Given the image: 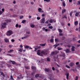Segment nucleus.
<instances>
[{"label":"nucleus","mask_w":80,"mask_h":80,"mask_svg":"<svg viewBox=\"0 0 80 80\" xmlns=\"http://www.w3.org/2000/svg\"><path fill=\"white\" fill-rule=\"evenodd\" d=\"M47 53H48V51L47 50L43 51L41 52L40 50H38L37 52V54L38 55H41V56H42V55H41V53H42L44 55H47Z\"/></svg>","instance_id":"obj_1"},{"label":"nucleus","mask_w":80,"mask_h":80,"mask_svg":"<svg viewBox=\"0 0 80 80\" xmlns=\"http://www.w3.org/2000/svg\"><path fill=\"white\" fill-rule=\"evenodd\" d=\"M7 33L6 34L7 36H10L13 34V31L12 30H9L7 32Z\"/></svg>","instance_id":"obj_2"},{"label":"nucleus","mask_w":80,"mask_h":80,"mask_svg":"<svg viewBox=\"0 0 80 80\" xmlns=\"http://www.w3.org/2000/svg\"><path fill=\"white\" fill-rule=\"evenodd\" d=\"M48 78L50 80H55L53 76L51 74H49L48 75Z\"/></svg>","instance_id":"obj_3"},{"label":"nucleus","mask_w":80,"mask_h":80,"mask_svg":"<svg viewBox=\"0 0 80 80\" xmlns=\"http://www.w3.org/2000/svg\"><path fill=\"white\" fill-rule=\"evenodd\" d=\"M6 25H7V23H6V22H4L2 24V25L1 29H4V28H6Z\"/></svg>","instance_id":"obj_4"},{"label":"nucleus","mask_w":80,"mask_h":80,"mask_svg":"<svg viewBox=\"0 0 80 80\" xmlns=\"http://www.w3.org/2000/svg\"><path fill=\"white\" fill-rule=\"evenodd\" d=\"M58 53V52L55 51L54 52H53L51 53V55L52 56L53 55H56Z\"/></svg>","instance_id":"obj_5"},{"label":"nucleus","mask_w":80,"mask_h":80,"mask_svg":"<svg viewBox=\"0 0 80 80\" xmlns=\"http://www.w3.org/2000/svg\"><path fill=\"white\" fill-rule=\"evenodd\" d=\"M24 48H27V49L29 48V50H30V49L32 50V48H31V47H29V46L28 45L25 46H24Z\"/></svg>","instance_id":"obj_6"},{"label":"nucleus","mask_w":80,"mask_h":80,"mask_svg":"<svg viewBox=\"0 0 80 80\" xmlns=\"http://www.w3.org/2000/svg\"><path fill=\"white\" fill-rule=\"evenodd\" d=\"M32 68L33 72L36 71V67L34 66H32Z\"/></svg>","instance_id":"obj_7"},{"label":"nucleus","mask_w":80,"mask_h":80,"mask_svg":"<svg viewBox=\"0 0 80 80\" xmlns=\"http://www.w3.org/2000/svg\"><path fill=\"white\" fill-rule=\"evenodd\" d=\"M54 22V23H55V22H56V21H55L53 19H51L49 20V23H52V22Z\"/></svg>","instance_id":"obj_8"},{"label":"nucleus","mask_w":80,"mask_h":80,"mask_svg":"<svg viewBox=\"0 0 80 80\" xmlns=\"http://www.w3.org/2000/svg\"><path fill=\"white\" fill-rule=\"evenodd\" d=\"M10 62H12V64H13V65H14V64H15L16 65H18V64H17V63H16L14 61H10Z\"/></svg>","instance_id":"obj_9"},{"label":"nucleus","mask_w":80,"mask_h":80,"mask_svg":"<svg viewBox=\"0 0 80 80\" xmlns=\"http://www.w3.org/2000/svg\"><path fill=\"white\" fill-rule=\"evenodd\" d=\"M0 73H1V75H2L3 77H5V75L4 73H3V72L2 71L0 72Z\"/></svg>","instance_id":"obj_10"},{"label":"nucleus","mask_w":80,"mask_h":80,"mask_svg":"<svg viewBox=\"0 0 80 80\" xmlns=\"http://www.w3.org/2000/svg\"><path fill=\"white\" fill-rule=\"evenodd\" d=\"M44 71H45V72H48L50 71V69H49V68H48V69L45 68L44 69Z\"/></svg>","instance_id":"obj_11"},{"label":"nucleus","mask_w":80,"mask_h":80,"mask_svg":"<svg viewBox=\"0 0 80 80\" xmlns=\"http://www.w3.org/2000/svg\"><path fill=\"white\" fill-rule=\"evenodd\" d=\"M75 47L74 46H72V48H71V50L72 52H74L75 51Z\"/></svg>","instance_id":"obj_12"},{"label":"nucleus","mask_w":80,"mask_h":80,"mask_svg":"<svg viewBox=\"0 0 80 80\" xmlns=\"http://www.w3.org/2000/svg\"><path fill=\"white\" fill-rule=\"evenodd\" d=\"M66 78L67 80H68V76H69V73H66Z\"/></svg>","instance_id":"obj_13"},{"label":"nucleus","mask_w":80,"mask_h":80,"mask_svg":"<svg viewBox=\"0 0 80 80\" xmlns=\"http://www.w3.org/2000/svg\"><path fill=\"white\" fill-rule=\"evenodd\" d=\"M41 20L42 22H41V23H45V18H43Z\"/></svg>","instance_id":"obj_14"},{"label":"nucleus","mask_w":80,"mask_h":80,"mask_svg":"<svg viewBox=\"0 0 80 80\" xmlns=\"http://www.w3.org/2000/svg\"><path fill=\"white\" fill-rule=\"evenodd\" d=\"M46 28H42V30L43 31H45L46 32H48V29H45Z\"/></svg>","instance_id":"obj_15"},{"label":"nucleus","mask_w":80,"mask_h":80,"mask_svg":"<svg viewBox=\"0 0 80 80\" xmlns=\"http://www.w3.org/2000/svg\"><path fill=\"white\" fill-rule=\"evenodd\" d=\"M62 56L63 57V58H62L63 59H65V53H63L62 55Z\"/></svg>","instance_id":"obj_16"},{"label":"nucleus","mask_w":80,"mask_h":80,"mask_svg":"<svg viewBox=\"0 0 80 80\" xmlns=\"http://www.w3.org/2000/svg\"><path fill=\"white\" fill-rule=\"evenodd\" d=\"M4 41L6 42H9V40L7 38L4 39Z\"/></svg>","instance_id":"obj_17"},{"label":"nucleus","mask_w":80,"mask_h":80,"mask_svg":"<svg viewBox=\"0 0 80 80\" xmlns=\"http://www.w3.org/2000/svg\"><path fill=\"white\" fill-rule=\"evenodd\" d=\"M19 52H22V51H23V48H20L18 50Z\"/></svg>","instance_id":"obj_18"},{"label":"nucleus","mask_w":80,"mask_h":80,"mask_svg":"<svg viewBox=\"0 0 80 80\" xmlns=\"http://www.w3.org/2000/svg\"><path fill=\"white\" fill-rule=\"evenodd\" d=\"M74 65H75V64L73 63V62H72L70 63L69 65H70L71 67H72Z\"/></svg>","instance_id":"obj_19"},{"label":"nucleus","mask_w":80,"mask_h":80,"mask_svg":"<svg viewBox=\"0 0 80 80\" xmlns=\"http://www.w3.org/2000/svg\"><path fill=\"white\" fill-rule=\"evenodd\" d=\"M66 53H69L70 52V50L68 49H67V50H65Z\"/></svg>","instance_id":"obj_20"},{"label":"nucleus","mask_w":80,"mask_h":80,"mask_svg":"<svg viewBox=\"0 0 80 80\" xmlns=\"http://www.w3.org/2000/svg\"><path fill=\"white\" fill-rule=\"evenodd\" d=\"M66 12V9H64L63 10H62V13H64L65 12Z\"/></svg>","instance_id":"obj_21"},{"label":"nucleus","mask_w":80,"mask_h":80,"mask_svg":"<svg viewBox=\"0 0 80 80\" xmlns=\"http://www.w3.org/2000/svg\"><path fill=\"white\" fill-rule=\"evenodd\" d=\"M59 44H55L53 46L54 47V48H57V47H58V46H59Z\"/></svg>","instance_id":"obj_22"},{"label":"nucleus","mask_w":80,"mask_h":80,"mask_svg":"<svg viewBox=\"0 0 80 80\" xmlns=\"http://www.w3.org/2000/svg\"><path fill=\"white\" fill-rule=\"evenodd\" d=\"M74 24L75 25H78V21H76L74 22Z\"/></svg>","instance_id":"obj_23"},{"label":"nucleus","mask_w":80,"mask_h":80,"mask_svg":"<svg viewBox=\"0 0 80 80\" xmlns=\"http://www.w3.org/2000/svg\"><path fill=\"white\" fill-rule=\"evenodd\" d=\"M13 49H11L9 51H8V53H11V52H13Z\"/></svg>","instance_id":"obj_24"},{"label":"nucleus","mask_w":80,"mask_h":80,"mask_svg":"<svg viewBox=\"0 0 80 80\" xmlns=\"http://www.w3.org/2000/svg\"><path fill=\"white\" fill-rule=\"evenodd\" d=\"M80 14V12H77L75 14L76 17H77Z\"/></svg>","instance_id":"obj_25"},{"label":"nucleus","mask_w":80,"mask_h":80,"mask_svg":"<svg viewBox=\"0 0 80 80\" xmlns=\"http://www.w3.org/2000/svg\"><path fill=\"white\" fill-rule=\"evenodd\" d=\"M35 25H34V24L31 25V27L32 28H34V27H35Z\"/></svg>","instance_id":"obj_26"},{"label":"nucleus","mask_w":80,"mask_h":80,"mask_svg":"<svg viewBox=\"0 0 80 80\" xmlns=\"http://www.w3.org/2000/svg\"><path fill=\"white\" fill-rule=\"evenodd\" d=\"M42 8H39L38 9V11L39 12H41V11L42 10Z\"/></svg>","instance_id":"obj_27"},{"label":"nucleus","mask_w":80,"mask_h":80,"mask_svg":"<svg viewBox=\"0 0 80 80\" xmlns=\"http://www.w3.org/2000/svg\"><path fill=\"white\" fill-rule=\"evenodd\" d=\"M62 5L63 7H65V6H66V4H65L64 2H62Z\"/></svg>","instance_id":"obj_28"},{"label":"nucleus","mask_w":80,"mask_h":80,"mask_svg":"<svg viewBox=\"0 0 80 80\" xmlns=\"http://www.w3.org/2000/svg\"><path fill=\"white\" fill-rule=\"evenodd\" d=\"M62 18H66V19H67V16H66V15H64V17H62Z\"/></svg>","instance_id":"obj_29"},{"label":"nucleus","mask_w":80,"mask_h":80,"mask_svg":"<svg viewBox=\"0 0 80 80\" xmlns=\"http://www.w3.org/2000/svg\"><path fill=\"white\" fill-rule=\"evenodd\" d=\"M10 78L11 80H14V79H13V76H12V75H11L10 76Z\"/></svg>","instance_id":"obj_30"},{"label":"nucleus","mask_w":80,"mask_h":80,"mask_svg":"<svg viewBox=\"0 0 80 80\" xmlns=\"http://www.w3.org/2000/svg\"><path fill=\"white\" fill-rule=\"evenodd\" d=\"M40 45L41 46H42V47H44V46H45V44H40Z\"/></svg>","instance_id":"obj_31"},{"label":"nucleus","mask_w":80,"mask_h":80,"mask_svg":"<svg viewBox=\"0 0 80 80\" xmlns=\"http://www.w3.org/2000/svg\"><path fill=\"white\" fill-rule=\"evenodd\" d=\"M26 22V20H22V23H25Z\"/></svg>","instance_id":"obj_32"},{"label":"nucleus","mask_w":80,"mask_h":80,"mask_svg":"<svg viewBox=\"0 0 80 80\" xmlns=\"http://www.w3.org/2000/svg\"><path fill=\"white\" fill-rule=\"evenodd\" d=\"M39 77V74H37L35 75V77L36 78H37V77Z\"/></svg>","instance_id":"obj_33"},{"label":"nucleus","mask_w":80,"mask_h":80,"mask_svg":"<svg viewBox=\"0 0 80 80\" xmlns=\"http://www.w3.org/2000/svg\"><path fill=\"white\" fill-rule=\"evenodd\" d=\"M47 61L48 62H50V58H47Z\"/></svg>","instance_id":"obj_34"},{"label":"nucleus","mask_w":80,"mask_h":80,"mask_svg":"<svg viewBox=\"0 0 80 80\" xmlns=\"http://www.w3.org/2000/svg\"><path fill=\"white\" fill-rule=\"evenodd\" d=\"M59 32L60 33H62V30L60 29H59Z\"/></svg>","instance_id":"obj_35"},{"label":"nucleus","mask_w":80,"mask_h":80,"mask_svg":"<svg viewBox=\"0 0 80 80\" xmlns=\"http://www.w3.org/2000/svg\"><path fill=\"white\" fill-rule=\"evenodd\" d=\"M44 2H50V0H44Z\"/></svg>","instance_id":"obj_36"},{"label":"nucleus","mask_w":80,"mask_h":80,"mask_svg":"<svg viewBox=\"0 0 80 80\" xmlns=\"http://www.w3.org/2000/svg\"><path fill=\"white\" fill-rule=\"evenodd\" d=\"M19 18L20 19H22V18H23V16H19Z\"/></svg>","instance_id":"obj_37"},{"label":"nucleus","mask_w":80,"mask_h":80,"mask_svg":"<svg viewBox=\"0 0 80 80\" xmlns=\"http://www.w3.org/2000/svg\"><path fill=\"white\" fill-rule=\"evenodd\" d=\"M49 28H50V29H52L53 28V26H49L48 27Z\"/></svg>","instance_id":"obj_38"},{"label":"nucleus","mask_w":80,"mask_h":80,"mask_svg":"<svg viewBox=\"0 0 80 80\" xmlns=\"http://www.w3.org/2000/svg\"><path fill=\"white\" fill-rule=\"evenodd\" d=\"M35 72L34 71L33 72H32V73L31 75H32L33 76H34V74H35Z\"/></svg>","instance_id":"obj_39"},{"label":"nucleus","mask_w":80,"mask_h":80,"mask_svg":"<svg viewBox=\"0 0 80 80\" xmlns=\"http://www.w3.org/2000/svg\"><path fill=\"white\" fill-rule=\"evenodd\" d=\"M58 50H62V49L61 48H59V47H58Z\"/></svg>","instance_id":"obj_40"},{"label":"nucleus","mask_w":80,"mask_h":80,"mask_svg":"<svg viewBox=\"0 0 80 80\" xmlns=\"http://www.w3.org/2000/svg\"><path fill=\"white\" fill-rule=\"evenodd\" d=\"M24 37V38H27V37H28V35H26V36L24 37Z\"/></svg>","instance_id":"obj_41"},{"label":"nucleus","mask_w":80,"mask_h":80,"mask_svg":"<svg viewBox=\"0 0 80 80\" xmlns=\"http://www.w3.org/2000/svg\"><path fill=\"white\" fill-rule=\"evenodd\" d=\"M72 13H73L72 12H70V17H72Z\"/></svg>","instance_id":"obj_42"},{"label":"nucleus","mask_w":80,"mask_h":80,"mask_svg":"<svg viewBox=\"0 0 80 80\" xmlns=\"http://www.w3.org/2000/svg\"><path fill=\"white\" fill-rule=\"evenodd\" d=\"M78 76H76L75 78V80H78Z\"/></svg>","instance_id":"obj_43"},{"label":"nucleus","mask_w":80,"mask_h":80,"mask_svg":"<svg viewBox=\"0 0 80 80\" xmlns=\"http://www.w3.org/2000/svg\"><path fill=\"white\" fill-rule=\"evenodd\" d=\"M50 42H53V39H51L50 40Z\"/></svg>","instance_id":"obj_44"},{"label":"nucleus","mask_w":80,"mask_h":80,"mask_svg":"<svg viewBox=\"0 0 80 80\" xmlns=\"http://www.w3.org/2000/svg\"><path fill=\"white\" fill-rule=\"evenodd\" d=\"M61 25L62 26H64L65 25V22H62L61 23Z\"/></svg>","instance_id":"obj_45"},{"label":"nucleus","mask_w":80,"mask_h":80,"mask_svg":"<svg viewBox=\"0 0 80 80\" xmlns=\"http://www.w3.org/2000/svg\"><path fill=\"white\" fill-rule=\"evenodd\" d=\"M25 68H26V69H29V67H26V66L25 67Z\"/></svg>","instance_id":"obj_46"},{"label":"nucleus","mask_w":80,"mask_h":80,"mask_svg":"<svg viewBox=\"0 0 80 80\" xmlns=\"http://www.w3.org/2000/svg\"><path fill=\"white\" fill-rule=\"evenodd\" d=\"M77 39H76V38H73V41H75V40H76Z\"/></svg>","instance_id":"obj_47"},{"label":"nucleus","mask_w":80,"mask_h":80,"mask_svg":"<svg viewBox=\"0 0 80 80\" xmlns=\"http://www.w3.org/2000/svg\"><path fill=\"white\" fill-rule=\"evenodd\" d=\"M66 67H67V68H70V67L67 65H66Z\"/></svg>","instance_id":"obj_48"},{"label":"nucleus","mask_w":80,"mask_h":80,"mask_svg":"<svg viewBox=\"0 0 80 80\" xmlns=\"http://www.w3.org/2000/svg\"><path fill=\"white\" fill-rule=\"evenodd\" d=\"M55 41L56 42H58V40L57 39H55Z\"/></svg>","instance_id":"obj_49"},{"label":"nucleus","mask_w":80,"mask_h":80,"mask_svg":"<svg viewBox=\"0 0 80 80\" xmlns=\"http://www.w3.org/2000/svg\"><path fill=\"white\" fill-rule=\"evenodd\" d=\"M59 35L60 36H63V34L62 33H59Z\"/></svg>","instance_id":"obj_50"},{"label":"nucleus","mask_w":80,"mask_h":80,"mask_svg":"<svg viewBox=\"0 0 80 80\" xmlns=\"http://www.w3.org/2000/svg\"><path fill=\"white\" fill-rule=\"evenodd\" d=\"M37 19L38 20H40V17H37Z\"/></svg>","instance_id":"obj_51"},{"label":"nucleus","mask_w":80,"mask_h":80,"mask_svg":"<svg viewBox=\"0 0 80 80\" xmlns=\"http://www.w3.org/2000/svg\"><path fill=\"white\" fill-rule=\"evenodd\" d=\"M16 27H18V24H17L15 26Z\"/></svg>","instance_id":"obj_52"},{"label":"nucleus","mask_w":80,"mask_h":80,"mask_svg":"<svg viewBox=\"0 0 80 80\" xmlns=\"http://www.w3.org/2000/svg\"><path fill=\"white\" fill-rule=\"evenodd\" d=\"M19 47L20 48H23V46H22V44L20 45Z\"/></svg>","instance_id":"obj_53"},{"label":"nucleus","mask_w":80,"mask_h":80,"mask_svg":"<svg viewBox=\"0 0 80 80\" xmlns=\"http://www.w3.org/2000/svg\"><path fill=\"white\" fill-rule=\"evenodd\" d=\"M11 42H15V40L13 39H12Z\"/></svg>","instance_id":"obj_54"},{"label":"nucleus","mask_w":80,"mask_h":80,"mask_svg":"<svg viewBox=\"0 0 80 80\" xmlns=\"http://www.w3.org/2000/svg\"><path fill=\"white\" fill-rule=\"evenodd\" d=\"M52 70H53V71H54V70H55V68L54 67H52Z\"/></svg>","instance_id":"obj_55"},{"label":"nucleus","mask_w":80,"mask_h":80,"mask_svg":"<svg viewBox=\"0 0 80 80\" xmlns=\"http://www.w3.org/2000/svg\"><path fill=\"white\" fill-rule=\"evenodd\" d=\"M2 13H3L2 11H0V15L2 14Z\"/></svg>","instance_id":"obj_56"},{"label":"nucleus","mask_w":80,"mask_h":80,"mask_svg":"<svg viewBox=\"0 0 80 80\" xmlns=\"http://www.w3.org/2000/svg\"><path fill=\"white\" fill-rule=\"evenodd\" d=\"M79 64V62H77L76 63V65H78Z\"/></svg>","instance_id":"obj_57"},{"label":"nucleus","mask_w":80,"mask_h":80,"mask_svg":"<svg viewBox=\"0 0 80 80\" xmlns=\"http://www.w3.org/2000/svg\"><path fill=\"white\" fill-rule=\"evenodd\" d=\"M45 23H46L47 24H48V21H46V22H45Z\"/></svg>","instance_id":"obj_58"},{"label":"nucleus","mask_w":80,"mask_h":80,"mask_svg":"<svg viewBox=\"0 0 80 80\" xmlns=\"http://www.w3.org/2000/svg\"><path fill=\"white\" fill-rule=\"evenodd\" d=\"M13 3H14V4H15V3H16V1H13Z\"/></svg>","instance_id":"obj_59"},{"label":"nucleus","mask_w":80,"mask_h":80,"mask_svg":"<svg viewBox=\"0 0 80 80\" xmlns=\"http://www.w3.org/2000/svg\"><path fill=\"white\" fill-rule=\"evenodd\" d=\"M77 47H80V44H78L77 45Z\"/></svg>","instance_id":"obj_60"},{"label":"nucleus","mask_w":80,"mask_h":80,"mask_svg":"<svg viewBox=\"0 0 80 80\" xmlns=\"http://www.w3.org/2000/svg\"><path fill=\"white\" fill-rule=\"evenodd\" d=\"M69 2L70 3L71 2H72V0H69Z\"/></svg>","instance_id":"obj_61"},{"label":"nucleus","mask_w":80,"mask_h":80,"mask_svg":"<svg viewBox=\"0 0 80 80\" xmlns=\"http://www.w3.org/2000/svg\"><path fill=\"white\" fill-rule=\"evenodd\" d=\"M34 2H31V4H32V5H33V4H34Z\"/></svg>","instance_id":"obj_62"},{"label":"nucleus","mask_w":80,"mask_h":80,"mask_svg":"<svg viewBox=\"0 0 80 80\" xmlns=\"http://www.w3.org/2000/svg\"><path fill=\"white\" fill-rule=\"evenodd\" d=\"M17 78H18V79L19 80V79H20V78L18 76L17 77Z\"/></svg>","instance_id":"obj_63"},{"label":"nucleus","mask_w":80,"mask_h":80,"mask_svg":"<svg viewBox=\"0 0 80 80\" xmlns=\"http://www.w3.org/2000/svg\"><path fill=\"white\" fill-rule=\"evenodd\" d=\"M78 5H80V1H78Z\"/></svg>","instance_id":"obj_64"}]
</instances>
